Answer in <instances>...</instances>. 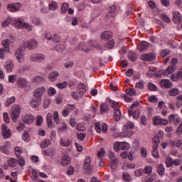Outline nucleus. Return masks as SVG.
<instances>
[{
	"label": "nucleus",
	"instance_id": "obj_1",
	"mask_svg": "<svg viewBox=\"0 0 182 182\" xmlns=\"http://www.w3.org/2000/svg\"><path fill=\"white\" fill-rule=\"evenodd\" d=\"M153 143V150L151 154L155 159H159V145L160 144V139L159 137L154 136L152 138Z\"/></svg>",
	"mask_w": 182,
	"mask_h": 182
},
{
	"label": "nucleus",
	"instance_id": "obj_2",
	"mask_svg": "<svg viewBox=\"0 0 182 182\" xmlns=\"http://www.w3.org/2000/svg\"><path fill=\"white\" fill-rule=\"evenodd\" d=\"M14 26L17 29H27V31H32V26L28 23H23L21 20H15L14 21Z\"/></svg>",
	"mask_w": 182,
	"mask_h": 182
},
{
	"label": "nucleus",
	"instance_id": "obj_3",
	"mask_svg": "<svg viewBox=\"0 0 182 182\" xmlns=\"http://www.w3.org/2000/svg\"><path fill=\"white\" fill-rule=\"evenodd\" d=\"M152 123L154 126H167L168 119H162L160 116H155L152 118Z\"/></svg>",
	"mask_w": 182,
	"mask_h": 182
},
{
	"label": "nucleus",
	"instance_id": "obj_4",
	"mask_svg": "<svg viewBox=\"0 0 182 182\" xmlns=\"http://www.w3.org/2000/svg\"><path fill=\"white\" fill-rule=\"evenodd\" d=\"M21 114V107H19L18 105H15L13 107V109L11 111V120L14 122V123H16L18 122V117H19V115Z\"/></svg>",
	"mask_w": 182,
	"mask_h": 182
},
{
	"label": "nucleus",
	"instance_id": "obj_5",
	"mask_svg": "<svg viewBox=\"0 0 182 182\" xmlns=\"http://www.w3.org/2000/svg\"><path fill=\"white\" fill-rule=\"evenodd\" d=\"M31 62H43L46 56L42 53L32 54L29 58Z\"/></svg>",
	"mask_w": 182,
	"mask_h": 182
},
{
	"label": "nucleus",
	"instance_id": "obj_6",
	"mask_svg": "<svg viewBox=\"0 0 182 182\" xmlns=\"http://www.w3.org/2000/svg\"><path fill=\"white\" fill-rule=\"evenodd\" d=\"M46 92V89L44 87H38L33 92V95L34 97H40L42 99V96L45 95Z\"/></svg>",
	"mask_w": 182,
	"mask_h": 182
},
{
	"label": "nucleus",
	"instance_id": "obj_7",
	"mask_svg": "<svg viewBox=\"0 0 182 182\" xmlns=\"http://www.w3.org/2000/svg\"><path fill=\"white\" fill-rule=\"evenodd\" d=\"M38 46V42L35 40H30L29 41L25 42L23 44V47L28 48V49H35Z\"/></svg>",
	"mask_w": 182,
	"mask_h": 182
},
{
	"label": "nucleus",
	"instance_id": "obj_8",
	"mask_svg": "<svg viewBox=\"0 0 182 182\" xmlns=\"http://www.w3.org/2000/svg\"><path fill=\"white\" fill-rule=\"evenodd\" d=\"M24 50H25V49H23V48H18L15 53V57L16 58L17 60L19 63L23 61V58H24L23 52H24Z\"/></svg>",
	"mask_w": 182,
	"mask_h": 182
},
{
	"label": "nucleus",
	"instance_id": "obj_9",
	"mask_svg": "<svg viewBox=\"0 0 182 182\" xmlns=\"http://www.w3.org/2000/svg\"><path fill=\"white\" fill-rule=\"evenodd\" d=\"M1 132L4 139H9L11 136V130L8 129V127L5 124H2Z\"/></svg>",
	"mask_w": 182,
	"mask_h": 182
},
{
	"label": "nucleus",
	"instance_id": "obj_10",
	"mask_svg": "<svg viewBox=\"0 0 182 182\" xmlns=\"http://www.w3.org/2000/svg\"><path fill=\"white\" fill-rule=\"evenodd\" d=\"M182 19L181 14L178 11H173V18L172 21L174 23H181Z\"/></svg>",
	"mask_w": 182,
	"mask_h": 182
},
{
	"label": "nucleus",
	"instance_id": "obj_11",
	"mask_svg": "<svg viewBox=\"0 0 182 182\" xmlns=\"http://www.w3.org/2000/svg\"><path fill=\"white\" fill-rule=\"evenodd\" d=\"M20 8H21V4L19 3L9 4L7 6V9L10 12H16V11H19Z\"/></svg>",
	"mask_w": 182,
	"mask_h": 182
},
{
	"label": "nucleus",
	"instance_id": "obj_12",
	"mask_svg": "<svg viewBox=\"0 0 182 182\" xmlns=\"http://www.w3.org/2000/svg\"><path fill=\"white\" fill-rule=\"evenodd\" d=\"M42 102V98L41 97H34V98H33L30 102L31 106H32L34 109H36V107H38V106H39V105H41Z\"/></svg>",
	"mask_w": 182,
	"mask_h": 182
},
{
	"label": "nucleus",
	"instance_id": "obj_13",
	"mask_svg": "<svg viewBox=\"0 0 182 182\" xmlns=\"http://www.w3.org/2000/svg\"><path fill=\"white\" fill-rule=\"evenodd\" d=\"M159 85L161 87H165V89H170V87H173V83H171L170 80H161Z\"/></svg>",
	"mask_w": 182,
	"mask_h": 182
},
{
	"label": "nucleus",
	"instance_id": "obj_14",
	"mask_svg": "<svg viewBox=\"0 0 182 182\" xmlns=\"http://www.w3.org/2000/svg\"><path fill=\"white\" fill-rule=\"evenodd\" d=\"M92 162V158L90 156H87L85 158L84 164H83V168L86 171H90L91 167H90V163Z\"/></svg>",
	"mask_w": 182,
	"mask_h": 182
},
{
	"label": "nucleus",
	"instance_id": "obj_15",
	"mask_svg": "<svg viewBox=\"0 0 182 182\" xmlns=\"http://www.w3.org/2000/svg\"><path fill=\"white\" fill-rule=\"evenodd\" d=\"M77 90L80 97L83 96V95L86 93V85L83 83H80L77 86Z\"/></svg>",
	"mask_w": 182,
	"mask_h": 182
},
{
	"label": "nucleus",
	"instance_id": "obj_16",
	"mask_svg": "<svg viewBox=\"0 0 182 182\" xmlns=\"http://www.w3.org/2000/svg\"><path fill=\"white\" fill-rule=\"evenodd\" d=\"M17 86L21 89H25V87H28V81L23 78H20L17 81Z\"/></svg>",
	"mask_w": 182,
	"mask_h": 182
},
{
	"label": "nucleus",
	"instance_id": "obj_17",
	"mask_svg": "<svg viewBox=\"0 0 182 182\" xmlns=\"http://www.w3.org/2000/svg\"><path fill=\"white\" fill-rule=\"evenodd\" d=\"M60 164L64 166H69V164H70V156L68 154H65L62 158Z\"/></svg>",
	"mask_w": 182,
	"mask_h": 182
},
{
	"label": "nucleus",
	"instance_id": "obj_18",
	"mask_svg": "<svg viewBox=\"0 0 182 182\" xmlns=\"http://www.w3.org/2000/svg\"><path fill=\"white\" fill-rule=\"evenodd\" d=\"M141 58L142 59V60L151 61V60H154V59H156V55L153 53L144 54V55H141Z\"/></svg>",
	"mask_w": 182,
	"mask_h": 182
},
{
	"label": "nucleus",
	"instance_id": "obj_19",
	"mask_svg": "<svg viewBox=\"0 0 182 182\" xmlns=\"http://www.w3.org/2000/svg\"><path fill=\"white\" fill-rule=\"evenodd\" d=\"M119 164V159L117 158H112L110 160L109 166L112 170H116Z\"/></svg>",
	"mask_w": 182,
	"mask_h": 182
},
{
	"label": "nucleus",
	"instance_id": "obj_20",
	"mask_svg": "<svg viewBox=\"0 0 182 182\" xmlns=\"http://www.w3.org/2000/svg\"><path fill=\"white\" fill-rule=\"evenodd\" d=\"M23 122H24L26 124H31L33 123V116L31 114H28L23 117Z\"/></svg>",
	"mask_w": 182,
	"mask_h": 182
},
{
	"label": "nucleus",
	"instance_id": "obj_21",
	"mask_svg": "<svg viewBox=\"0 0 182 182\" xmlns=\"http://www.w3.org/2000/svg\"><path fill=\"white\" fill-rule=\"evenodd\" d=\"M7 166L12 168H14V167H16L18 166V160L14 158H9L7 161Z\"/></svg>",
	"mask_w": 182,
	"mask_h": 182
},
{
	"label": "nucleus",
	"instance_id": "obj_22",
	"mask_svg": "<svg viewBox=\"0 0 182 182\" xmlns=\"http://www.w3.org/2000/svg\"><path fill=\"white\" fill-rule=\"evenodd\" d=\"M14 67L15 65H14V63L11 61L6 62V64L4 65V68L7 73H11V72H12V69H14Z\"/></svg>",
	"mask_w": 182,
	"mask_h": 182
},
{
	"label": "nucleus",
	"instance_id": "obj_23",
	"mask_svg": "<svg viewBox=\"0 0 182 182\" xmlns=\"http://www.w3.org/2000/svg\"><path fill=\"white\" fill-rule=\"evenodd\" d=\"M52 114L48 113L46 117V122H47V126L49 129H52L53 127V121L52 120Z\"/></svg>",
	"mask_w": 182,
	"mask_h": 182
},
{
	"label": "nucleus",
	"instance_id": "obj_24",
	"mask_svg": "<svg viewBox=\"0 0 182 182\" xmlns=\"http://www.w3.org/2000/svg\"><path fill=\"white\" fill-rule=\"evenodd\" d=\"M59 76V73L58 71H53L48 75V79L50 82H55Z\"/></svg>",
	"mask_w": 182,
	"mask_h": 182
},
{
	"label": "nucleus",
	"instance_id": "obj_25",
	"mask_svg": "<svg viewBox=\"0 0 182 182\" xmlns=\"http://www.w3.org/2000/svg\"><path fill=\"white\" fill-rule=\"evenodd\" d=\"M147 48H149V43H147L146 42H142L138 45V49L140 52H143V50H146Z\"/></svg>",
	"mask_w": 182,
	"mask_h": 182
},
{
	"label": "nucleus",
	"instance_id": "obj_26",
	"mask_svg": "<svg viewBox=\"0 0 182 182\" xmlns=\"http://www.w3.org/2000/svg\"><path fill=\"white\" fill-rule=\"evenodd\" d=\"M142 171L145 176H150L153 173V167L146 166L144 169L142 168Z\"/></svg>",
	"mask_w": 182,
	"mask_h": 182
},
{
	"label": "nucleus",
	"instance_id": "obj_27",
	"mask_svg": "<svg viewBox=\"0 0 182 182\" xmlns=\"http://www.w3.org/2000/svg\"><path fill=\"white\" fill-rule=\"evenodd\" d=\"M112 32L104 31L101 35V38L104 40L112 39Z\"/></svg>",
	"mask_w": 182,
	"mask_h": 182
},
{
	"label": "nucleus",
	"instance_id": "obj_28",
	"mask_svg": "<svg viewBox=\"0 0 182 182\" xmlns=\"http://www.w3.org/2000/svg\"><path fill=\"white\" fill-rule=\"evenodd\" d=\"M50 146V140L46 139H43L41 143V149H48Z\"/></svg>",
	"mask_w": 182,
	"mask_h": 182
},
{
	"label": "nucleus",
	"instance_id": "obj_29",
	"mask_svg": "<svg viewBox=\"0 0 182 182\" xmlns=\"http://www.w3.org/2000/svg\"><path fill=\"white\" fill-rule=\"evenodd\" d=\"M157 170L158 174H159L160 176H164V173H166V168H164V165H163L162 164H159Z\"/></svg>",
	"mask_w": 182,
	"mask_h": 182
},
{
	"label": "nucleus",
	"instance_id": "obj_30",
	"mask_svg": "<svg viewBox=\"0 0 182 182\" xmlns=\"http://www.w3.org/2000/svg\"><path fill=\"white\" fill-rule=\"evenodd\" d=\"M109 105L112 107V109H114V110H119V109H120L119 104L112 100H109Z\"/></svg>",
	"mask_w": 182,
	"mask_h": 182
},
{
	"label": "nucleus",
	"instance_id": "obj_31",
	"mask_svg": "<svg viewBox=\"0 0 182 182\" xmlns=\"http://www.w3.org/2000/svg\"><path fill=\"white\" fill-rule=\"evenodd\" d=\"M121 118L122 112H120V109H115L114 112V119L116 120V122H119Z\"/></svg>",
	"mask_w": 182,
	"mask_h": 182
},
{
	"label": "nucleus",
	"instance_id": "obj_32",
	"mask_svg": "<svg viewBox=\"0 0 182 182\" xmlns=\"http://www.w3.org/2000/svg\"><path fill=\"white\" fill-rule=\"evenodd\" d=\"M171 143L173 147H177V149H180V147H181V146H182V140L181 139L171 141Z\"/></svg>",
	"mask_w": 182,
	"mask_h": 182
},
{
	"label": "nucleus",
	"instance_id": "obj_33",
	"mask_svg": "<svg viewBox=\"0 0 182 182\" xmlns=\"http://www.w3.org/2000/svg\"><path fill=\"white\" fill-rule=\"evenodd\" d=\"M48 9L49 11H56V9H58V3L55 1H51L48 5Z\"/></svg>",
	"mask_w": 182,
	"mask_h": 182
},
{
	"label": "nucleus",
	"instance_id": "obj_34",
	"mask_svg": "<svg viewBox=\"0 0 182 182\" xmlns=\"http://www.w3.org/2000/svg\"><path fill=\"white\" fill-rule=\"evenodd\" d=\"M53 117L55 124H59V123H60V118L59 117V112H58V111L53 112Z\"/></svg>",
	"mask_w": 182,
	"mask_h": 182
},
{
	"label": "nucleus",
	"instance_id": "obj_35",
	"mask_svg": "<svg viewBox=\"0 0 182 182\" xmlns=\"http://www.w3.org/2000/svg\"><path fill=\"white\" fill-rule=\"evenodd\" d=\"M16 100V98H15V97H11L10 98H9L5 103L6 107H9L12 105V103H15Z\"/></svg>",
	"mask_w": 182,
	"mask_h": 182
},
{
	"label": "nucleus",
	"instance_id": "obj_36",
	"mask_svg": "<svg viewBox=\"0 0 182 182\" xmlns=\"http://www.w3.org/2000/svg\"><path fill=\"white\" fill-rule=\"evenodd\" d=\"M2 45L4 48V49H6V51L9 52V45H11V41H9V39H6V40L3 41Z\"/></svg>",
	"mask_w": 182,
	"mask_h": 182
},
{
	"label": "nucleus",
	"instance_id": "obj_37",
	"mask_svg": "<svg viewBox=\"0 0 182 182\" xmlns=\"http://www.w3.org/2000/svg\"><path fill=\"white\" fill-rule=\"evenodd\" d=\"M130 149V145L126 141L120 142V149L121 150H129Z\"/></svg>",
	"mask_w": 182,
	"mask_h": 182
},
{
	"label": "nucleus",
	"instance_id": "obj_38",
	"mask_svg": "<svg viewBox=\"0 0 182 182\" xmlns=\"http://www.w3.org/2000/svg\"><path fill=\"white\" fill-rule=\"evenodd\" d=\"M127 96H136V90L134 88H129L126 90Z\"/></svg>",
	"mask_w": 182,
	"mask_h": 182
},
{
	"label": "nucleus",
	"instance_id": "obj_39",
	"mask_svg": "<svg viewBox=\"0 0 182 182\" xmlns=\"http://www.w3.org/2000/svg\"><path fill=\"white\" fill-rule=\"evenodd\" d=\"M161 19L166 23H171V19H170V17H168L167 15L164 14H161Z\"/></svg>",
	"mask_w": 182,
	"mask_h": 182
},
{
	"label": "nucleus",
	"instance_id": "obj_40",
	"mask_svg": "<svg viewBox=\"0 0 182 182\" xmlns=\"http://www.w3.org/2000/svg\"><path fill=\"white\" fill-rule=\"evenodd\" d=\"M174 70H176L174 65H170L166 68L165 75H171V73H174Z\"/></svg>",
	"mask_w": 182,
	"mask_h": 182
},
{
	"label": "nucleus",
	"instance_id": "obj_41",
	"mask_svg": "<svg viewBox=\"0 0 182 182\" xmlns=\"http://www.w3.org/2000/svg\"><path fill=\"white\" fill-rule=\"evenodd\" d=\"M128 59L131 60V62H134V60L137 59V55L133 52H129L128 53Z\"/></svg>",
	"mask_w": 182,
	"mask_h": 182
},
{
	"label": "nucleus",
	"instance_id": "obj_42",
	"mask_svg": "<svg viewBox=\"0 0 182 182\" xmlns=\"http://www.w3.org/2000/svg\"><path fill=\"white\" fill-rule=\"evenodd\" d=\"M101 109V113L103 114V113H106V112L109 111V106L106 103H102L100 107Z\"/></svg>",
	"mask_w": 182,
	"mask_h": 182
},
{
	"label": "nucleus",
	"instance_id": "obj_43",
	"mask_svg": "<svg viewBox=\"0 0 182 182\" xmlns=\"http://www.w3.org/2000/svg\"><path fill=\"white\" fill-rule=\"evenodd\" d=\"M14 153L16 156V157L21 156V154L23 153V151H22V149L19 146H16L14 149Z\"/></svg>",
	"mask_w": 182,
	"mask_h": 182
},
{
	"label": "nucleus",
	"instance_id": "obj_44",
	"mask_svg": "<svg viewBox=\"0 0 182 182\" xmlns=\"http://www.w3.org/2000/svg\"><path fill=\"white\" fill-rule=\"evenodd\" d=\"M178 93H180V90H178V88H173L168 92L169 96H177Z\"/></svg>",
	"mask_w": 182,
	"mask_h": 182
},
{
	"label": "nucleus",
	"instance_id": "obj_45",
	"mask_svg": "<svg viewBox=\"0 0 182 182\" xmlns=\"http://www.w3.org/2000/svg\"><path fill=\"white\" fill-rule=\"evenodd\" d=\"M31 139V136H29V133L28 131H25L24 133L22 135V139L23 141H29Z\"/></svg>",
	"mask_w": 182,
	"mask_h": 182
},
{
	"label": "nucleus",
	"instance_id": "obj_46",
	"mask_svg": "<svg viewBox=\"0 0 182 182\" xmlns=\"http://www.w3.org/2000/svg\"><path fill=\"white\" fill-rule=\"evenodd\" d=\"M132 136H133V132H132V131H126L120 134L121 137H132Z\"/></svg>",
	"mask_w": 182,
	"mask_h": 182
},
{
	"label": "nucleus",
	"instance_id": "obj_47",
	"mask_svg": "<svg viewBox=\"0 0 182 182\" xmlns=\"http://www.w3.org/2000/svg\"><path fill=\"white\" fill-rule=\"evenodd\" d=\"M124 128L127 130H132V129H134V123L128 122L127 124L124 125Z\"/></svg>",
	"mask_w": 182,
	"mask_h": 182
},
{
	"label": "nucleus",
	"instance_id": "obj_48",
	"mask_svg": "<svg viewBox=\"0 0 182 182\" xmlns=\"http://www.w3.org/2000/svg\"><path fill=\"white\" fill-rule=\"evenodd\" d=\"M76 129L79 132H85V130H86V127H85V125L82 123H78L76 126Z\"/></svg>",
	"mask_w": 182,
	"mask_h": 182
},
{
	"label": "nucleus",
	"instance_id": "obj_49",
	"mask_svg": "<svg viewBox=\"0 0 182 182\" xmlns=\"http://www.w3.org/2000/svg\"><path fill=\"white\" fill-rule=\"evenodd\" d=\"M60 143L61 146H63L64 147H69V146H70L69 139H61Z\"/></svg>",
	"mask_w": 182,
	"mask_h": 182
},
{
	"label": "nucleus",
	"instance_id": "obj_50",
	"mask_svg": "<svg viewBox=\"0 0 182 182\" xmlns=\"http://www.w3.org/2000/svg\"><path fill=\"white\" fill-rule=\"evenodd\" d=\"M0 150L1 151H2V153H4V154H9V149H8V145H4L1 146Z\"/></svg>",
	"mask_w": 182,
	"mask_h": 182
},
{
	"label": "nucleus",
	"instance_id": "obj_51",
	"mask_svg": "<svg viewBox=\"0 0 182 182\" xmlns=\"http://www.w3.org/2000/svg\"><path fill=\"white\" fill-rule=\"evenodd\" d=\"M148 100L152 103H157V102H159V98H157L156 95H151L149 97Z\"/></svg>",
	"mask_w": 182,
	"mask_h": 182
},
{
	"label": "nucleus",
	"instance_id": "obj_52",
	"mask_svg": "<svg viewBox=\"0 0 182 182\" xmlns=\"http://www.w3.org/2000/svg\"><path fill=\"white\" fill-rule=\"evenodd\" d=\"M139 106V102H134L130 107V109H128L129 116H132L133 114V111L132 109H134V107H137Z\"/></svg>",
	"mask_w": 182,
	"mask_h": 182
},
{
	"label": "nucleus",
	"instance_id": "obj_53",
	"mask_svg": "<svg viewBox=\"0 0 182 182\" xmlns=\"http://www.w3.org/2000/svg\"><path fill=\"white\" fill-rule=\"evenodd\" d=\"M105 47L108 48V49H112V48H114V40H111V41H108L105 44Z\"/></svg>",
	"mask_w": 182,
	"mask_h": 182
},
{
	"label": "nucleus",
	"instance_id": "obj_54",
	"mask_svg": "<svg viewBox=\"0 0 182 182\" xmlns=\"http://www.w3.org/2000/svg\"><path fill=\"white\" fill-rule=\"evenodd\" d=\"M165 161L166 167H171V164L173 163V159L171 157L167 156Z\"/></svg>",
	"mask_w": 182,
	"mask_h": 182
},
{
	"label": "nucleus",
	"instance_id": "obj_55",
	"mask_svg": "<svg viewBox=\"0 0 182 182\" xmlns=\"http://www.w3.org/2000/svg\"><path fill=\"white\" fill-rule=\"evenodd\" d=\"M44 156H53L55 154V151L53 149H50L47 151H43Z\"/></svg>",
	"mask_w": 182,
	"mask_h": 182
},
{
	"label": "nucleus",
	"instance_id": "obj_56",
	"mask_svg": "<svg viewBox=\"0 0 182 182\" xmlns=\"http://www.w3.org/2000/svg\"><path fill=\"white\" fill-rule=\"evenodd\" d=\"M148 88L151 92H156V90H157V86L154 85V84L151 82L149 83Z\"/></svg>",
	"mask_w": 182,
	"mask_h": 182
},
{
	"label": "nucleus",
	"instance_id": "obj_57",
	"mask_svg": "<svg viewBox=\"0 0 182 182\" xmlns=\"http://www.w3.org/2000/svg\"><path fill=\"white\" fill-rule=\"evenodd\" d=\"M122 178L124 181H130L131 180L130 175L126 172L122 174Z\"/></svg>",
	"mask_w": 182,
	"mask_h": 182
},
{
	"label": "nucleus",
	"instance_id": "obj_58",
	"mask_svg": "<svg viewBox=\"0 0 182 182\" xmlns=\"http://www.w3.org/2000/svg\"><path fill=\"white\" fill-rule=\"evenodd\" d=\"M11 21L12 20L11 18H6L1 24L2 28H6V26H9V25L11 24Z\"/></svg>",
	"mask_w": 182,
	"mask_h": 182
},
{
	"label": "nucleus",
	"instance_id": "obj_59",
	"mask_svg": "<svg viewBox=\"0 0 182 182\" xmlns=\"http://www.w3.org/2000/svg\"><path fill=\"white\" fill-rule=\"evenodd\" d=\"M85 137H86V134L85 133L77 134V139H78V140H80L81 141H83Z\"/></svg>",
	"mask_w": 182,
	"mask_h": 182
},
{
	"label": "nucleus",
	"instance_id": "obj_60",
	"mask_svg": "<svg viewBox=\"0 0 182 182\" xmlns=\"http://www.w3.org/2000/svg\"><path fill=\"white\" fill-rule=\"evenodd\" d=\"M57 87H58V89H65V87H66L68 86V82H64L63 83H58L56 84Z\"/></svg>",
	"mask_w": 182,
	"mask_h": 182
},
{
	"label": "nucleus",
	"instance_id": "obj_61",
	"mask_svg": "<svg viewBox=\"0 0 182 182\" xmlns=\"http://www.w3.org/2000/svg\"><path fill=\"white\" fill-rule=\"evenodd\" d=\"M134 174L136 176V177H140L141 176H143L144 173H143V168H139L137 169L135 172Z\"/></svg>",
	"mask_w": 182,
	"mask_h": 182
},
{
	"label": "nucleus",
	"instance_id": "obj_62",
	"mask_svg": "<svg viewBox=\"0 0 182 182\" xmlns=\"http://www.w3.org/2000/svg\"><path fill=\"white\" fill-rule=\"evenodd\" d=\"M141 154L144 157V159H146L147 157V149L144 147L141 148Z\"/></svg>",
	"mask_w": 182,
	"mask_h": 182
},
{
	"label": "nucleus",
	"instance_id": "obj_63",
	"mask_svg": "<svg viewBox=\"0 0 182 182\" xmlns=\"http://www.w3.org/2000/svg\"><path fill=\"white\" fill-rule=\"evenodd\" d=\"M114 150H115V151H119V150H121L120 149V142L119 141H117L114 144Z\"/></svg>",
	"mask_w": 182,
	"mask_h": 182
},
{
	"label": "nucleus",
	"instance_id": "obj_64",
	"mask_svg": "<svg viewBox=\"0 0 182 182\" xmlns=\"http://www.w3.org/2000/svg\"><path fill=\"white\" fill-rule=\"evenodd\" d=\"M176 79L182 80V68H181L176 74Z\"/></svg>",
	"mask_w": 182,
	"mask_h": 182
}]
</instances>
